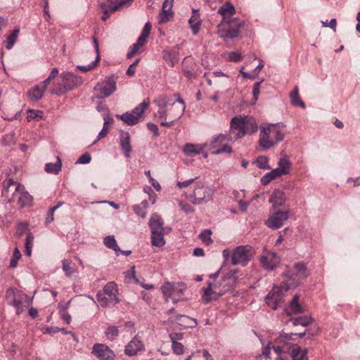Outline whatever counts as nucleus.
<instances>
[{"mask_svg": "<svg viewBox=\"0 0 360 360\" xmlns=\"http://www.w3.org/2000/svg\"><path fill=\"white\" fill-rule=\"evenodd\" d=\"M162 54L164 60L167 61L171 66H174V63L178 60V53L175 51H164Z\"/></svg>", "mask_w": 360, "mask_h": 360, "instance_id": "nucleus-43", "label": "nucleus"}, {"mask_svg": "<svg viewBox=\"0 0 360 360\" xmlns=\"http://www.w3.org/2000/svg\"><path fill=\"white\" fill-rule=\"evenodd\" d=\"M91 160V157L89 153H85L82 154L79 159L77 160V164H87L89 163Z\"/></svg>", "mask_w": 360, "mask_h": 360, "instance_id": "nucleus-63", "label": "nucleus"}, {"mask_svg": "<svg viewBox=\"0 0 360 360\" xmlns=\"http://www.w3.org/2000/svg\"><path fill=\"white\" fill-rule=\"evenodd\" d=\"M176 96V95L173 96H167L165 95L160 96L154 100V103L159 109H166L167 106L171 104L172 100Z\"/></svg>", "mask_w": 360, "mask_h": 360, "instance_id": "nucleus-33", "label": "nucleus"}, {"mask_svg": "<svg viewBox=\"0 0 360 360\" xmlns=\"http://www.w3.org/2000/svg\"><path fill=\"white\" fill-rule=\"evenodd\" d=\"M262 82H263V80H261L259 82H256L253 85L252 95H253V98H254L255 101H256L258 99L259 94L260 86H261V84Z\"/></svg>", "mask_w": 360, "mask_h": 360, "instance_id": "nucleus-62", "label": "nucleus"}, {"mask_svg": "<svg viewBox=\"0 0 360 360\" xmlns=\"http://www.w3.org/2000/svg\"><path fill=\"white\" fill-rule=\"evenodd\" d=\"M233 139L232 136L230 135V134H229L227 135L220 134L218 136L213 138V139L211 141V146L212 148H214L218 143H222L225 141H233Z\"/></svg>", "mask_w": 360, "mask_h": 360, "instance_id": "nucleus-50", "label": "nucleus"}, {"mask_svg": "<svg viewBox=\"0 0 360 360\" xmlns=\"http://www.w3.org/2000/svg\"><path fill=\"white\" fill-rule=\"evenodd\" d=\"M61 167L62 162L60 158L58 156L56 158V162L55 163H46L44 169L47 173L57 174L61 170Z\"/></svg>", "mask_w": 360, "mask_h": 360, "instance_id": "nucleus-37", "label": "nucleus"}, {"mask_svg": "<svg viewBox=\"0 0 360 360\" xmlns=\"http://www.w3.org/2000/svg\"><path fill=\"white\" fill-rule=\"evenodd\" d=\"M144 44H146V43L143 41L142 39H138L136 42L129 47V51L127 54V57L128 58H131L139 51L140 48H141Z\"/></svg>", "mask_w": 360, "mask_h": 360, "instance_id": "nucleus-49", "label": "nucleus"}, {"mask_svg": "<svg viewBox=\"0 0 360 360\" xmlns=\"http://www.w3.org/2000/svg\"><path fill=\"white\" fill-rule=\"evenodd\" d=\"M312 320L313 319L311 317L304 316L291 319L290 321L292 323L293 326L300 325L302 326H307L312 322Z\"/></svg>", "mask_w": 360, "mask_h": 360, "instance_id": "nucleus-47", "label": "nucleus"}, {"mask_svg": "<svg viewBox=\"0 0 360 360\" xmlns=\"http://www.w3.org/2000/svg\"><path fill=\"white\" fill-rule=\"evenodd\" d=\"M231 285L229 283H226L223 281L219 283H209L207 288L204 290L202 299L206 303L217 300L228 291Z\"/></svg>", "mask_w": 360, "mask_h": 360, "instance_id": "nucleus-9", "label": "nucleus"}, {"mask_svg": "<svg viewBox=\"0 0 360 360\" xmlns=\"http://www.w3.org/2000/svg\"><path fill=\"white\" fill-rule=\"evenodd\" d=\"M116 79L112 76L102 82H98L94 87V90L99 91L103 96L108 97L117 89Z\"/></svg>", "mask_w": 360, "mask_h": 360, "instance_id": "nucleus-14", "label": "nucleus"}, {"mask_svg": "<svg viewBox=\"0 0 360 360\" xmlns=\"http://www.w3.org/2000/svg\"><path fill=\"white\" fill-rule=\"evenodd\" d=\"M283 274L286 278L284 283L285 290L297 287L308 276L307 266L302 262L295 263L292 267H287Z\"/></svg>", "mask_w": 360, "mask_h": 360, "instance_id": "nucleus-1", "label": "nucleus"}, {"mask_svg": "<svg viewBox=\"0 0 360 360\" xmlns=\"http://www.w3.org/2000/svg\"><path fill=\"white\" fill-rule=\"evenodd\" d=\"M211 234L212 231L210 229H205L200 234L201 240L206 245H210L213 242L212 239L211 238Z\"/></svg>", "mask_w": 360, "mask_h": 360, "instance_id": "nucleus-53", "label": "nucleus"}, {"mask_svg": "<svg viewBox=\"0 0 360 360\" xmlns=\"http://www.w3.org/2000/svg\"><path fill=\"white\" fill-rule=\"evenodd\" d=\"M281 172H284V170L281 169L278 170L277 168L273 169L269 173L266 174L261 179V182L263 185H267L269 184L273 179H275L277 177H279L282 175H284Z\"/></svg>", "mask_w": 360, "mask_h": 360, "instance_id": "nucleus-35", "label": "nucleus"}, {"mask_svg": "<svg viewBox=\"0 0 360 360\" xmlns=\"http://www.w3.org/2000/svg\"><path fill=\"white\" fill-rule=\"evenodd\" d=\"M251 248L250 246H238L233 252L231 263L233 265L242 264L245 266L251 258Z\"/></svg>", "mask_w": 360, "mask_h": 360, "instance_id": "nucleus-13", "label": "nucleus"}, {"mask_svg": "<svg viewBox=\"0 0 360 360\" xmlns=\"http://www.w3.org/2000/svg\"><path fill=\"white\" fill-rule=\"evenodd\" d=\"M155 117L162 127H171L174 124V120L169 119V121H167V114L166 109H159L155 114Z\"/></svg>", "mask_w": 360, "mask_h": 360, "instance_id": "nucleus-30", "label": "nucleus"}, {"mask_svg": "<svg viewBox=\"0 0 360 360\" xmlns=\"http://www.w3.org/2000/svg\"><path fill=\"white\" fill-rule=\"evenodd\" d=\"M242 120L243 122V129L245 131V134H252L257 131L258 125L255 118L250 116H243Z\"/></svg>", "mask_w": 360, "mask_h": 360, "instance_id": "nucleus-27", "label": "nucleus"}, {"mask_svg": "<svg viewBox=\"0 0 360 360\" xmlns=\"http://www.w3.org/2000/svg\"><path fill=\"white\" fill-rule=\"evenodd\" d=\"M300 296L296 294L293 296L292 300L290 301L289 307L285 309V312L288 316L293 314H301L304 311V307H302L299 303Z\"/></svg>", "mask_w": 360, "mask_h": 360, "instance_id": "nucleus-28", "label": "nucleus"}, {"mask_svg": "<svg viewBox=\"0 0 360 360\" xmlns=\"http://www.w3.org/2000/svg\"><path fill=\"white\" fill-rule=\"evenodd\" d=\"M172 348L174 353H175L177 355H180L184 353V345L181 343L179 342H172Z\"/></svg>", "mask_w": 360, "mask_h": 360, "instance_id": "nucleus-60", "label": "nucleus"}, {"mask_svg": "<svg viewBox=\"0 0 360 360\" xmlns=\"http://www.w3.org/2000/svg\"><path fill=\"white\" fill-rule=\"evenodd\" d=\"M255 164L257 165V166L259 169H269L270 168V167L269 166V164H268V159H267V158L264 157V156L259 157L256 160Z\"/></svg>", "mask_w": 360, "mask_h": 360, "instance_id": "nucleus-59", "label": "nucleus"}, {"mask_svg": "<svg viewBox=\"0 0 360 360\" xmlns=\"http://www.w3.org/2000/svg\"><path fill=\"white\" fill-rule=\"evenodd\" d=\"M120 147L127 158L130 157L131 147L130 145V136L128 132H122L120 135Z\"/></svg>", "mask_w": 360, "mask_h": 360, "instance_id": "nucleus-29", "label": "nucleus"}, {"mask_svg": "<svg viewBox=\"0 0 360 360\" xmlns=\"http://www.w3.org/2000/svg\"><path fill=\"white\" fill-rule=\"evenodd\" d=\"M43 117V112L36 110H29L27 111V119L31 120H40Z\"/></svg>", "mask_w": 360, "mask_h": 360, "instance_id": "nucleus-58", "label": "nucleus"}, {"mask_svg": "<svg viewBox=\"0 0 360 360\" xmlns=\"http://www.w3.org/2000/svg\"><path fill=\"white\" fill-rule=\"evenodd\" d=\"M169 232L151 231V243L155 247H162L165 244L164 236Z\"/></svg>", "mask_w": 360, "mask_h": 360, "instance_id": "nucleus-31", "label": "nucleus"}, {"mask_svg": "<svg viewBox=\"0 0 360 360\" xmlns=\"http://www.w3.org/2000/svg\"><path fill=\"white\" fill-rule=\"evenodd\" d=\"M168 321L171 323H176L183 327L190 328H194L198 324L196 319L181 314L177 315L175 318H169Z\"/></svg>", "mask_w": 360, "mask_h": 360, "instance_id": "nucleus-23", "label": "nucleus"}, {"mask_svg": "<svg viewBox=\"0 0 360 360\" xmlns=\"http://www.w3.org/2000/svg\"><path fill=\"white\" fill-rule=\"evenodd\" d=\"M103 243L107 248L113 250L117 255H119V251H120V249L117 245V243L113 236H106L104 238Z\"/></svg>", "mask_w": 360, "mask_h": 360, "instance_id": "nucleus-44", "label": "nucleus"}, {"mask_svg": "<svg viewBox=\"0 0 360 360\" xmlns=\"http://www.w3.org/2000/svg\"><path fill=\"white\" fill-rule=\"evenodd\" d=\"M174 0H165L162 6V11L159 15V22L165 23L173 18L172 8Z\"/></svg>", "mask_w": 360, "mask_h": 360, "instance_id": "nucleus-20", "label": "nucleus"}, {"mask_svg": "<svg viewBox=\"0 0 360 360\" xmlns=\"http://www.w3.org/2000/svg\"><path fill=\"white\" fill-rule=\"evenodd\" d=\"M285 200L286 197L283 191L280 189L274 190L269 200L271 204V210H278L277 208L282 207L285 204Z\"/></svg>", "mask_w": 360, "mask_h": 360, "instance_id": "nucleus-22", "label": "nucleus"}, {"mask_svg": "<svg viewBox=\"0 0 360 360\" xmlns=\"http://www.w3.org/2000/svg\"><path fill=\"white\" fill-rule=\"evenodd\" d=\"M118 333V328L115 326H110L105 330V335L110 340H114L115 338L117 336Z\"/></svg>", "mask_w": 360, "mask_h": 360, "instance_id": "nucleus-57", "label": "nucleus"}, {"mask_svg": "<svg viewBox=\"0 0 360 360\" xmlns=\"http://www.w3.org/2000/svg\"><path fill=\"white\" fill-rule=\"evenodd\" d=\"M92 353L100 360H114V352L106 345L96 343L93 346Z\"/></svg>", "mask_w": 360, "mask_h": 360, "instance_id": "nucleus-17", "label": "nucleus"}, {"mask_svg": "<svg viewBox=\"0 0 360 360\" xmlns=\"http://www.w3.org/2000/svg\"><path fill=\"white\" fill-rule=\"evenodd\" d=\"M285 286H274L267 294L265 301L266 304L272 309L276 310L284 301L285 296Z\"/></svg>", "mask_w": 360, "mask_h": 360, "instance_id": "nucleus-11", "label": "nucleus"}, {"mask_svg": "<svg viewBox=\"0 0 360 360\" xmlns=\"http://www.w3.org/2000/svg\"><path fill=\"white\" fill-rule=\"evenodd\" d=\"M32 197L29 194L28 192L25 191V188L22 186V188L20 191L14 194V198L11 200L12 202L17 201L21 207L26 206L31 203Z\"/></svg>", "mask_w": 360, "mask_h": 360, "instance_id": "nucleus-26", "label": "nucleus"}, {"mask_svg": "<svg viewBox=\"0 0 360 360\" xmlns=\"http://www.w3.org/2000/svg\"><path fill=\"white\" fill-rule=\"evenodd\" d=\"M117 285L114 282L108 283L101 291L96 295V298L101 307H111L119 302L117 296Z\"/></svg>", "mask_w": 360, "mask_h": 360, "instance_id": "nucleus-5", "label": "nucleus"}, {"mask_svg": "<svg viewBox=\"0 0 360 360\" xmlns=\"http://www.w3.org/2000/svg\"><path fill=\"white\" fill-rule=\"evenodd\" d=\"M63 204V202H58V204L56 206H53V207H50L49 209L48 212H47V217H46V221H45L46 224H50L52 221H53V220H54V217H53L54 212L58 208H59Z\"/></svg>", "mask_w": 360, "mask_h": 360, "instance_id": "nucleus-54", "label": "nucleus"}, {"mask_svg": "<svg viewBox=\"0 0 360 360\" xmlns=\"http://www.w3.org/2000/svg\"><path fill=\"white\" fill-rule=\"evenodd\" d=\"M70 301L68 302L65 306L61 307L60 305V312L61 319L65 321L67 323H70L71 321V316L70 314L66 311V309L68 308L70 304Z\"/></svg>", "mask_w": 360, "mask_h": 360, "instance_id": "nucleus-52", "label": "nucleus"}, {"mask_svg": "<svg viewBox=\"0 0 360 360\" xmlns=\"http://www.w3.org/2000/svg\"><path fill=\"white\" fill-rule=\"evenodd\" d=\"M93 41H94V48H95V50H96V52L97 53V57H96V59L91 62L89 65H78L77 66V68L82 72H88L90 70L93 69L94 68H95L98 61H99V55H98V40L94 37L93 38Z\"/></svg>", "mask_w": 360, "mask_h": 360, "instance_id": "nucleus-32", "label": "nucleus"}, {"mask_svg": "<svg viewBox=\"0 0 360 360\" xmlns=\"http://www.w3.org/2000/svg\"><path fill=\"white\" fill-rule=\"evenodd\" d=\"M188 22L190 24V27L194 35H196L198 33L200 20L198 19V16L197 14L194 13L193 16L189 19Z\"/></svg>", "mask_w": 360, "mask_h": 360, "instance_id": "nucleus-48", "label": "nucleus"}, {"mask_svg": "<svg viewBox=\"0 0 360 360\" xmlns=\"http://www.w3.org/2000/svg\"><path fill=\"white\" fill-rule=\"evenodd\" d=\"M82 84V79L72 72H63L60 77V82L56 89L51 90V94L62 95L72 90Z\"/></svg>", "mask_w": 360, "mask_h": 360, "instance_id": "nucleus-4", "label": "nucleus"}, {"mask_svg": "<svg viewBox=\"0 0 360 360\" xmlns=\"http://www.w3.org/2000/svg\"><path fill=\"white\" fill-rule=\"evenodd\" d=\"M243 25V22L238 18L229 20L222 25L223 27L219 30V34L225 39L236 38L238 37Z\"/></svg>", "mask_w": 360, "mask_h": 360, "instance_id": "nucleus-10", "label": "nucleus"}, {"mask_svg": "<svg viewBox=\"0 0 360 360\" xmlns=\"http://www.w3.org/2000/svg\"><path fill=\"white\" fill-rule=\"evenodd\" d=\"M259 262L264 269L272 271L278 265L280 259L276 253L266 252L259 257Z\"/></svg>", "mask_w": 360, "mask_h": 360, "instance_id": "nucleus-15", "label": "nucleus"}, {"mask_svg": "<svg viewBox=\"0 0 360 360\" xmlns=\"http://www.w3.org/2000/svg\"><path fill=\"white\" fill-rule=\"evenodd\" d=\"M20 32L19 28L14 29L9 35H8L6 40V48L8 50L11 49L15 44Z\"/></svg>", "mask_w": 360, "mask_h": 360, "instance_id": "nucleus-41", "label": "nucleus"}, {"mask_svg": "<svg viewBox=\"0 0 360 360\" xmlns=\"http://www.w3.org/2000/svg\"><path fill=\"white\" fill-rule=\"evenodd\" d=\"M44 91L45 89L40 84H38L30 90L28 94L31 99L37 101L43 96Z\"/></svg>", "mask_w": 360, "mask_h": 360, "instance_id": "nucleus-45", "label": "nucleus"}, {"mask_svg": "<svg viewBox=\"0 0 360 360\" xmlns=\"http://www.w3.org/2000/svg\"><path fill=\"white\" fill-rule=\"evenodd\" d=\"M6 298L8 303L15 308L18 315L23 311L22 307L23 302H27L28 305L32 302V299H30L26 294L13 288H9L6 290Z\"/></svg>", "mask_w": 360, "mask_h": 360, "instance_id": "nucleus-6", "label": "nucleus"}, {"mask_svg": "<svg viewBox=\"0 0 360 360\" xmlns=\"http://www.w3.org/2000/svg\"><path fill=\"white\" fill-rule=\"evenodd\" d=\"M120 119H121L124 123L129 126L135 125L139 122L138 119V116L134 115L130 112H125L121 115H117Z\"/></svg>", "mask_w": 360, "mask_h": 360, "instance_id": "nucleus-38", "label": "nucleus"}, {"mask_svg": "<svg viewBox=\"0 0 360 360\" xmlns=\"http://www.w3.org/2000/svg\"><path fill=\"white\" fill-rule=\"evenodd\" d=\"M243 124L242 116H235L231 119L229 134L233 140L240 139L245 135V131L243 129Z\"/></svg>", "mask_w": 360, "mask_h": 360, "instance_id": "nucleus-16", "label": "nucleus"}, {"mask_svg": "<svg viewBox=\"0 0 360 360\" xmlns=\"http://www.w3.org/2000/svg\"><path fill=\"white\" fill-rule=\"evenodd\" d=\"M20 258L21 252H20L18 248H15L13 251V257L11 259L10 266L11 268H15L17 266L18 262Z\"/></svg>", "mask_w": 360, "mask_h": 360, "instance_id": "nucleus-56", "label": "nucleus"}, {"mask_svg": "<svg viewBox=\"0 0 360 360\" xmlns=\"http://www.w3.org/2000/svg\"><path fill=\"white\" fill-rule=\"evenodd\" d=\"M133 0H100L98 4L103 10L102 20L105 21L108 18L110 12H115L123 5Z\"/></svg>", "mask_w": 360, "mask_h": 360, "instance_id": "nucleus-12", "label": "nucleus"}, {"mask_svg": "<svg viewBox=\"0 0 360 360\" xmlns=\"http://www.w3.org/2000/svg\"><path fill=\"white\" fill-rule=\"evenodd\" d=\"M63 270L65 275L68 277L71 276L74 273L76 272L77 269L75 264L69 259H63L62 261Z\"/></svg>", "mask_w": 360, "mask_h": 360, "instance_id": "nucleus-39", "label": "nucleus"}, {"mask_svg": "<svg viewBox=\"0 0 360 360\" xmlns=\"http://www.w3.org/2000/svg\"><path fill=\"white\" fill-rule=\"evenodd\" d=\"M151 30V25L150 22H146L143 27L141 35L138 39H142L145 43L147 42V39Z\"/></svg>", "mask_w": 360, "mask_h": 360, "instance_id": "nucleus-55", "label": "nucleus"}, {"mask_svg": "<svg viewBox=\"0 0 360 360\" xmlns=\"http://www.w3.org/2000/svg\"><path fill=\"white\" fill-rule=\"evenodd\" d=\"M269 217L264 221V224L272 230H277L281 228L290 217V210L289 209L281 210H271Z\"/></svg>", "mask_w": 360, "mask_h": 360, "instance_id": "nucleus-7", "label": "nucleus"}, {"mask_svg": "<svg viewBox=\"0 0 360 360\" xmlns=\"http://www.w3.org/2000/svg\"><path fill=\"white\" fill-rule=\"evenodd\" d=\"M22 188V186L18 182L13 181L11 179H7L4 182V188L2 190V194L8 198L9 201H11L14 198V194L20 191Z\"/></svg>", "mask_w": 360, "mask_h": 360, "instance_id": "nucleus-18", "label": "nucleus"}, {"mask_svg": "<svg viewBox=\"0 0 360 360\" xmlns=\"http://www.w3.org/2000/svg\"><path fill=\"white\" fill-rule=\"evenodd\" d=\"M237 270L231 271L229 272L223 278V282L226 283V281H231L233 283H235L237 280Z\"/></svg>", "mask_w": 360, "mask_h": 360, "instance_id": "nucleus-61", "label": "nucleus"}, {"mask_svg": "<svg viewBox=\"0 0 360 360\" xmlns=\"http://www.w3.org/2000/svg\"><path fill=\"white\" fill-rule=\"evenodd\" d=\"M171 104L172 105V112L169 115V118L174 120L175 122L184 115L186 108L185 103L179 96H177L176 99L172 100Z\"/></svg>", "mask_w": 360, "mask_h": 360, "instance_id": "nucleus-19", "label": "nucleus"}, {"mask_svg": "<svg viewBox=\"0 0 360 360\" xmlns=\"http://www.w3.org/2000/svg\"><path fill=\"white\" fill-rule=\"evenodd\" d=\"M143 349L142 342L136 336L126 346L124 352L127 356H134L139 351Z\"/></svg>", "mask_w": 360, "mask_h": 360, "instance_id": "nucleus-24", "label": "nucleus"}, {"mask_svg": "<svg viewBox=\"0 0 360 360\" xmlns=\"http://www.w3.org/2000/svg\"><path fill=\"white\" fill-rule=\"evenodd\" d=\"M186 286L183 283L167 282L161 287L162 292L166 300L170 298L173 302H177L182 299Z\"/></svg>", "mask_w": 360, "mask_h": 360, "instance_id": "nucleus-8", "label": "nucleus"}, {"mask_svg": "<svg viewBox=\"0 0 360 360\" xmlns=\"http://www.w3.org/2000/svg\"><path fill=\"white\" fill-rule=\"evenodd\" d=\"M290 98L292 105L300 106L302 108H305L304 103L299 96V89L297 86H296L293 91L290 94Z\"/></svg>", "mask_w": 360, "mask_h": 360, "instance_id": "nucleus-36", "label": "nucleus"}, {"mask_svg": "<svg viewBox=\"0 0 360 360\" xmlns=\"http://www.w3.org/2000/svg\"><path fill=\"white\" fill-rule=\"evenodd\" d=\"M104 120H105V122H104V124H103V129L99 132V134H98V135L97 136V139L94 141V143L96 142H97L98 140L104 138L107 135V133L108 131V125L110 123V122H112L113 121L112 118H106V117L104 119Z\"/></svg>", "mask_w": 360, "mask_h": 360, "instance_id": "nucleus-51", "label": "nucleus"}, {"mask_svg": "<svg viewBox=\"0 0 360 360\" xmlns=\"http://www.w3.org/2000/svg\"><path fill=\"white\" fill-rule=\"evenodd\" d=\"M235 13V8L229 1L226 2L222 6H221L218 10V13L223 17L221 25H224L225 22L230 20V18L233 16Z\"/></svg>", "mask_w": 360, "mask_h": 360, "instance_id": "nucleus-25", "label": "nucleus"}, {"mask_svg": "<svg viewBox=\"0 0 360 360\" xmlns=\"http://www.w3.org/2000/svg\"><path fill=\"white\" fill-rule=\"evenodd\" d=\"M149 227L151 229V231H165L170 232L172 229L170 227H164L163 226V219L162 217L154 213L151 215L149 219Z\"/></svg>", "mask_w": 360, "mask_h": 360, "instance_id": "nucleus-21", "label": "nucleus"}, {"mask_svg": "<svg viewBox=\"0 0 360 360\" xmlns=\"http://www.w3.org/2000/svg\"><path fill=\"white\" fill-rule=\"evenodd\" d=\"M179 206L186 214L192 213L194 212V209L191 205L182 201H179Z\"/></svg>", "mask_w": 360, "mask_h": 360, "instance_id": "nucleus-64", "label": "nucleus"}, {"mask_svg": "<svg viewBox=\"0 0 360 360\" xmlns=\"http://www.w3.org/2000/svg\"><path fill=\"white\" fill-rule=\"evenodd\" d=\"M284 134L276 128L274 124L266 127H261L259 145L262 149H269L274 147L278 142L283 141Z\"/></svg>", "mask_w": 360, "mask_h": 360, "instance_id": "nucleus-2", "label": "nucleus"}, {"mask_svg": "<svg viewBox=\"0 0 360 360\" xmlns=\"http://www.w3.org/2000/svg\"><path fill=\"white\" fill-rule=\"evenodd\" d=\"M214 190L208 186L204 181L195 182L193 190L186 193V198L194 205H201L212 200Z\"/></svg>", "mask_w": 360, "mask_h": 360, "instance_id": "nucleus-3", "label": "nucleus"}, {"mask_svg": "<svg viewBox=\"0 0 360 360\" xmlns=\"http://www.w3.org/2000/svg\"><path fill=\"white\" fill-rule=\"evenodd\" d=\"M278 167L277 169L278 170L283 169L284 172H281L284 175L288 174L290 172V169L291 167V163L289 161L288 158L287 157L281 158L278 162Z\"/></svg>", "mask_w": 360, "mask_h": 360, "instance_id": "nucleus-46", "label": "nucleus"}, {"mask_svg": "<svg viewBox=\"0 0 360 360\" xmlns=\"http://www.w3.org/2000/svg\"><path fill=\"white\" fill-rule=\"evenodd\" d=\"M202 149V146L200 145L189 143L184 146V152L187 156H193L194 155L200 154Z\"/></svg>", "mask_w": 360, "mask_h": 360, "instance_id": "nucleus-40", "label": "nucleus"}, {"mask_svg": "<svg viewBox=\"0 0 360 360\" xmlns=\"http://www.w3.org/2000/svg\"><path fill=\"white\" fill-rule=\"evenodd\" d=\"M292 360H308L307 350H301L300 347L294 345L291 351Z\"/></svg>", "mask_w": 360, "mask_h": 360, "instance_id": "nucleus-34", "label": "nucleus"}, {"mask_svg": "<svg viewBox=\"0 0 360 360\" xmlns=\"http://www.w3.org/2000/svg\"><path fill=\"white\" fill-rule=\"evenodd\" d=\"M149 104V98H146L138 106L134 108L130 112L133 113L135 115H137L138 119L140 120L141 115L143 113L144 110L148 107Z\"/></svg>", "mask_w": 360, "mask_h": 360, "instance_id": "nucleus-42", "label": "nucleus"}]
</instances>
